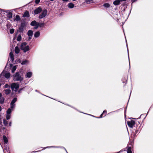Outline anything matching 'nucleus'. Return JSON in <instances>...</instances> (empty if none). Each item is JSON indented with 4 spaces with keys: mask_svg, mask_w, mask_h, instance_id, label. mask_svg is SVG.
I'll list each match as a JSON object with an SVG mask.
<instances>
[{
    "mask_svg": "<svg viewBox=\"0 0 153 153\" xmlns=\"http://www.w3.org/2000/svg\"><path fill=\"white\" fill-rule=\"evenodd\" d=\"M68 7L70 8H72L74 7V4L72 3H70L67 5Z\"/></svg>",
    "mask_w": 153,
    "mask_h": 153,
    "instance_id": "obj_15",
    "label": "nucleus"
},
{
    "mask_svg": "<svg viewBox=\"0 0 153 153\" xmlns=\"http://www.w3.org/2000/svg\"><path fill=\"white\" fill-rule=\"evenodd\" d=\"M6 150H7V148H6Z\"/></svg>",
    "mask_w": 153,
    "mask_h": 153,
    "instance_id": "obj_47",
    "label": "nucleus"
},
{
    "mask_svg": "<svg viewBox=\"0 0 153 153\" xmlns=\"http://www.w3.org/2000/svg\"><path fill=\"white\" fill-rule=\"evenodd\" d=\"M20 20V18L19 16L17 15L16 16L15 18L14 19L15 21H18Z\"/></svg>",
    "mask_w": 153,
    "mask_h": 153,
    "instance_id": "obj_20",
    "label": "nucleus"
},
{
    "mask_svg": "<svg viewBox=\"0 0 153 153\" xmlns=\"http://www.w3.org/2000/svg\"><path fill=\"white\" fill-rule=\"evenodd\" d=\"M11 88L12 91H16L19 88V85L17 83H13L11 84Z\"/></svg>",
    "mask_w": 153,
    "mask_h": 153,
    "instance_id": "obj_4",
    "label": "nucleus"
},
{
    "mask_svg": "<svg viewBox=\"0 0 153 153\" xmlns=\"http://www.w3.org/2000/svg\"><path fill=\"white\" fill-rule=\"evenodd\" d=\"M16 66H14L12 68V72L13 73L15 71L16 69Z\"/></svg>",
    "mask_w": 153,
    "mask_h": 153,
    "instance_id": "obj_24",
    "label": "nucleus"
},
{
    "mask_svg": "<svg viewBox=\"0 0 153 153\" xmlns=\"http://www.w3.org/2000/svg\"><path fill=\"white\" fill-rule=\"evenodd\" d=\"M13 80L14 81H22L23 80V78L20 75L19 72H16L13 75Z\"/></svg>",
    "mask_w": 153,
    "mask_h": 153,
    "instance_id": "obj_2",
    "label": "nucleus"
},
{
    "mask_svg": "<svg viewBox=\"0 0 153 153\" xmlns=\"http://www.w3.org/2000/svg\"><path fill=\"white\" fill-rule=\"evenodd\" d=\"M15 51L16 53L17 54L19 53L20 52L19 48L17 46H16L15 48Z\"/></svg>",
    "mask_w": 153,
    "mask_h": 153,
    "instance_id": "obj_16",
    "label": "nucleus"
},
{
    "mask_svg": "<svg viewBox=\"0 0 153 153\" xmlns=\"http://www.w3.org/2000/svg\"><path fill=\"white\" fill-rule=\"evenodd\" d=\"M21 49L25 52L29 51V48L28 45H27V43L25 42L23 43L21 45Z\"/></svg>",
    "mask_w": 153,
    "mask_h": 153,
    "instance_id": "obj_3",
    "label": "nucleus"
},
{
    "mask_svg": "<svg viewBox=\"0 0 153 153\" xmlns=\"http://www.w3.org/2000/svg\"><path fill=\"white\" fill-rule=\"evenodd\" d=\"M47 10L46 9H44L42 10V12L39 16V18L41 19L45 17L47 15Z\"/></svg>",
    "mask_w": 153,
    "mask_h": 153,
    "instance_id": "obj_5",
    "label": "nucleus"
},
{
    "mask_svg": "<svg viewBox=\"0 0 153 153\" xmlns=\"http://www.w3.org/2000/svg\"><path fill=\"white\" fill-rule=\"evenodd\" d=\"M6 12V11H5L4 10H0V13L1 14V15H2V14H1V13L2 12Z\"/></svg>",
    "mask_w": 153,
    "mask_h": 153,
    "instance_id": "obj_37",
    "label": "nucleus"
},
{
    "mask_svg": "<svg viewBox=\"0 0 153 153\" xmlns=\"http://www.w3.org/2000/svg\"><path fill=\"white\" fill-rule=\"evenodd\" d=\"M136 0H132V1L133 2H134V1H135Z\"/></svg>",
    "mask_w": 153,
    "mask_h": 153,
    "instance_id": "obj_42",
    "label": "nucleus"
},
{
    "mask_svg": "<svg viewBox=\"0 0 153 153\" xmlns=\"http://www.w3.org/2000/svg\"><path fill=\"white\" fill-rule=\"evenodd\" d=\"M21 63L22 65H26L28 63V62L27 60H25L23 61Z\"/></svg>",
    "mask_w": 153,
    "mask_h": 153,
    "instance_id": "obj_18",
    "label": "nucleus"
},
{
    "mask_svg": "<svg viewBox=\"0 0 153 153\" xmlns=\"http://www.w3.org/2000/svg\"><path fill=\"white\" fill-rule=\"evenodd\" d=\"M103 6L106 8H108L110 7V5L108 3H106L103 4Z\"/></svg>",
    "mask_w": 153,
    "mask_h": 153,
    "instance_id": "obj_28",
    "label": "nucleus"
},
{
    "mask_svg": "<svg viewBox=\"0 0 153 153\" xmlns=\"http://www.w3.org/2000/svg\"><path fill=\"white\" fill-rule=\"evenodd\" d=\"M7 17L9 19L12 18V13L10 12L8 13L7 14Z\"/></svg>",
    "mask_w": 153,
    "mask_h": 153,
    "instance_id": "obj_22",
    "label": "nucleus"
},
{
    "mask_svg": "<svg viewBox=\"0 0 153 153\" xmlns=\"http://www.w3.org/2000/svg\"><path fill=\"white\" fill-rule=\"evenodd\" d=\"M10 74L9 73H7L4 74V73L2 72L0 75V82L4 84L6 80L5 78L7 79L10 77Z\"/></svg>",
    "mask_w": 153,
    "mask_h": 153,
    "instance_id": "obj_1",
    "label": "nucleus"
},
{
    "mask_svg": "<svg viewBox=\"0 0 153 153\" xmlns=\"http://www.w3.org/2000/svg\"><path fill=\"white\" fill-rule=\"evenodd\" d=\"M62 1L65 2H67L68 1V0H62Z\"/></svg>",
    "mask_w": 153,
    "mask_h": 153,
    "instance_id": "obj_39",
    "label": "nucleus"
},
{
    "mask_svg": "<svg viewBox=\"0 0 153 153\" xmlns=\"http://www.w3.org/2000/svg\"><path fill=\"white\" fill-rule=\"evenodd\" d=\"M14 30L13 29H12L10 30V33L12 34L14 32Z\"/></svg>",
    "mask_w": 153,
    "mask_h": 153,
    "instance_id": "obj_34",
    "label": "nucleus"
},
{
    "mask_svg": "<svg viewBox=\"0 0 153 153\" xmlns=\"http://www.w3.org/2000/svg\"><path fill=\"white\" fill-rule=\"evenodd\" d=\"M120 0H116L113 2V4L115 5H119L120 2Z\"/></svg>",
    "mask_w": 153,
    "mask_h": 153,
    "instance_id": "obj_13",
    "label": "nucleus"
},
{
    "mask_svg": "<svg viewBox=\"0 0 153 153\" xmlns=\"http://www.w3.org/2000/svg\"><path fill=\"white\" fill-rule=\"evenodd\" d=\"M10 118V115L9 114H7L6 119L7 120L9 119Z\"/></svg>",
    "mask_w": 153,
    "mask_h": 153,
    "instance_id": "obj_31",
    "label": "nucleus"
},
{
    "mask_svg": "<svg viewBox=\"0 0 153 153\" xmlns=\"http://www.w3.org/2000/svg\"><path fill=\"white\" fill-rule=\"evenodd\" d=\"M11 108H9L7 111V114H10L12 112Z\"/></svg>",
    "mask_w": 153,
    "mask_h": 153,
    "instance_id": "obj_23",
    "label": "nucleus"
},
{
    "mask_svg": "<svg viewBox=\"0 0 153 153\" xmlns=\"http://www.w3.org/2000/svg\"><path fill=\"white\" fill-rule=\"evenodd\" d=\"M127 153H132L131 148V147H128L127 151Z\"/></svg>",
    "mask_w": 153,
    "mask_h": 153,
    "instance_id": "obj_21",
    "label": "nucleus"
},
{
    "mask_svg": "<svg viewBox=\"0 0 153 153\" xmlns=\"http://www.w3.org/2000/svg\"><path fill=\"white\" fill-rule=\"evenodd\" d=\"M40 1V0H36L35 2L36 4H38L39 2Z\"/></svg>",
    "mask_w": 153,
    "mask_h": 153,
    "instance_id": "obj_38",
    "label": "nucleus"
},
{
    "mask_svg": "<svg viewBox=\"0 0 153 153\" xmlns=\"http://www.w3.org/2000/svg\"><path fill=\"white\" fill-rule=\"evenodd\" d=\"M3 140L5 144H7L8 142V140L7 137L4 135L3 136Z\"/></svg>",
    "mask_w": 153,
    "mask_h": 153,
    "instance_id": "obj_14",
    "label": "nucleus"
},
{
    "mask_svg": "<svg viewBox=\"0 0 153 153\" xmlns=\"http://www.w3.org/2000/svg\"><path fill=\"white\" fill-rule=\"evenodd\" d=\"M107 113L106 111L105 110H104L102 113L101 114V115L100 116V117L101 118L102 117V116L103 114H106Z\"/></svg>",
    "mask_w": 153,
    "mask_h": 153,
    "instance_id": "obj_30",
    "label": "nucleus"
},
{
    "mask_svg": "<svg viewBox=\"0 0 153 153\" xmlns=\"http://www.w3.org/2000/svg\"><path fill=\"white\" fill-rule=\"evenodd\" d=\"M65 149V150L66 151V152H67V153H68V152H67V151H66V150Z\"/></svg>",
    "mask_w": 153,
    "mask_h": 153,
    "instance_id": "obj_45",
    "label": "nucleus"
},
{
    "mask_svg": "<svg viewBox=\"0 0 153 153\" xmlns=\"http://www.w3.org/2000/svg\"><path fill=\"white\" fill-rule=\"evenodd\" d=\"M11 92V90L10 89H6L5 90V93L7 94H9Z\"/></svg>",
    "mask_w": 153,
    "mask_h": 153,
    "instance_id": "obj_27",
    "label": "nucleus"
},
{
    "mask_svg": "<svg viewBox=\"0 0 153 153\" xmlns=\"http://www.w3.org/2000/svg\"><path fill=\"white\" fill-rule=\"evenodd\" d=\"M49 147H47L46 148H48Z\"/></svg>",
    "mask_w": 153,
    "mask_h": 153,
    "instance_id": "obj_48",
    "label": "nucleus"
},
{
    "mask_svg": "<svg viewBox=\"0 0 153 153\" xmlns=\"http://www.w3.org/2000/svg\"><path fill=\"white\" fill-rule=\"evenodd\" d=\"M32 75V73L31 72H28L26 74V77L28 78H30Z\"/></svg>",
    "mask_w": 153,
    "mask_h": 153,
    "instance_id": "obj_17",
    "label": "nucleus"
},
{
    "mask_svg": "<svg viewBox=\"0 0 153 153\" xmlns=\"http://www.w3.org/2000/svg\"><path fill=\"white\" fill-rule=\"evenodd\" d=\"M9 126H11V122H10L9 124Z\"/></svg>",
    "mask_w": 153,
    "mask_h": 153,
    "instance_id": "obj_40",
    "label": "nucleus"
},
{
    "mask_svg": "<svg viewBox=\"0 0 153 153\" xmlns=\"http://www.w3.org/2000/svg\"><path fill=\"white\" fill-rule=\"evenodd\" d=\"M44 25V23H41L40 24H39V27H43Z\"/></svg>",
    "mask_w": 153,
    "mask_h": 153,
    "instance_id": "obj_35",
    "label": "nucleus"
},
{
    "mask_svg": "<svg viewBox=\"0 0 153 153\" xmlns=\"http://www.w3.org/2000/svg\"><path fill=\"white\" fill-rule=\"evenodd\" d=\"M17 98H14L12 101L10 103V108L11 109H13L15 107V102L17 101Z\"/></svg>",
    "mask_w": 153,
    "mask_h": 153,
    "instance_id": "obj_8",
    "label": "nucleus"
},
{
    "mask_svg": "<svg viewBox=\"0 0 153 153\" xmlns=\"http://www.w3.org/2000/svg\"><path fill=\"white\" fill-rule=\"evenodd\" d=\"M4 87L5 88H7L8 87H10V86L9 85L6 84L4 86Z\"/></svg>",
    "mask_w": 153,
    "mask_h": 153,
    "instance_id": "obj_36",
    "label": "nucleus"
},
{
    "mask_svg": "<svg viewBox=\"0 0 153 153\" xmlns=\"http://www.w3.org/2000/svg\"><path fill=\"white\" fill-rule=\"evenodd\" d=\"M93 0H85L86 3L88 4L90 3Z\"/></svg>",
    "mask_w": 153,
    "mask_h": 153,
    "instance_id": "obj_32",
    "label": "nucleus"
},
{
    "mask_svg": "<svg viewBox=\"0 0 153 153\" xmlns=\"http://www.w3.org/2000/svg\"><path fill=\"white\" fill-rule=\"evenodd\" d=\"M4 101V99L3 97H0V103L3 104Z\"/></svg>",
    "mask_w": 153,
    "mask_h": 153,
    "instance_id": "obj_25",
    "label": "nucleus"
},
{
    "mask_svg": "<svg viewBox=\"0 0 153 153\" xmlns=\"http://www.w3.org/2000/svg\"><path fill=\"white\" fill-rule=\"evenodd\" d=\"M50 0L51 1H54V0Z\"/></svg>",
    "mask_w": 153,
    "mask_h": 153,
    "instance_id": "obj_46",
    "label": "nucleus"
},
{
    "mask_svg": "<svg viewBox=\"0 0 153 153\" xmlns=\"http://www.w3.org/2000/svg\"><path fill=\"white\" fill-rule=\"evenodd\" d=\"M24 27V25L23 24H21V26L19 27V29L21 30V29H22Z\"/></svg>",
    "mask_w": 153,
    "mask_h": 153,
    "instance_id": "obj_33",
    "label": "nucleus"
},
{
    "mask_svg": "<svg viewBox=\"0 0 153 153\" xmlns=\"http://www.w3.org/2000/svg\"><path fill=\"white\" fill-rule=\"evenodd\" d=\"M2 96V94L1 93H0V97H1Z\"/></svg>",
    "mask_w": 153,
    "mask_h": 153,
    "instance_id": "obj_43",
    "label": "nucleus"
},
{
    "mask_svg": "<svg viewBox=\"0 0 153 153\" xmlns=\"http://www.w3.org/2000/svg\"><path fill=\"white\" fill-rule=\"evenodd\" d=\"M126 0H120V1H126Z\"/></svg>",
    "mask_w": 153,
    "mask_h": 153,
    "instance_id": "obj_41",
    "label": "nucleus"
},
{
    "mask_svg": "<svg viewBox=\"0 0 153 153\" xmlns=\"http://www.w3.org/2000/svg\"><path fill=\"white\" fill-rule=\"evenodd\" d=\"M9 57L12 61H13L14 60V55L12 52H11L9 54Z\"/></svg>",
    "mask_w": 153,
    "mask_h": 153,
    "instance_id": "obj_12",
    "label": "nucleus"
},
{
    "mask_svg": "<svg viewBox=\"0 0 153 153\" xmlns=\"http://www.w3.org/2000/svg\"><path fill=\"white\" fill-rule=\"evenodd\" d=\"M21 39H22L21 36V35H20L18 36L17 40L18 41H19L20 40H21Z\"/></svg>",
    "mask_w": 153,
    "mask_h": 153,
    "instance_id": "obj_29",
    "label": "nucleus"
},
{
    "mask_svg": "<svg viewBox=\"0 0 153 153\" xmlns=\"http://www.w3.org/2000/svg\"><path fill=\"white\" fill-rule=\"evenodd\" d=\"M33 34V31L31 30H29L28 31L27 35L29 37V40L31 39V37L32 36Z\"/></svg>",
    "mask_w": 153,
    "mask_h": 153,
    "instance_id": "obj_10",
    "label": "nucleus"
},
{
    "mask_svg": "<svg viewBox=\"0 0 153 153\" xmlns=\"http://www.w3.org/2000/svg\"><path fill=\"white\" fill-rule=\"evenodd\" d=\"M42 10V9L40 7H39L35 10L34 13L35 14H37L40 13Z\"/></svg>",
    "mask_w": 153,
    "mask_h": 153,
    "instance_id": "obj_9",
    "label": "nucleus"
},
{
    "mask_svg": "<svg viewBox=\"0 0 153 153\" xmlns=\"http://www.w3.org/2000/svg\"><path fill=\"white\" fill-rule=\"evenodd\" d=\"M1 106H0V111H1Z\"/></svg>",
    "mask_w": 153,
    "mask_h": 153,
    "instance_id": "obj_44",
    "label": "nucleus"
},
{
    "mask_svg": "<svg viewBox=\"0 0 153 153\" xmlns=\"http://www.w3.org/2000/svg\"><path fill=\"white\" fill-rule=\"evenodd\" d=\"M3 123L5 126H6L8 124V121H7L5 119H4Z\"/></svg>",
    "mask_w": 153,
    "mask_h": 153,
    "instance_id": "obj_26",
    "label": "nucleus"
},
{
    "mask_svg": "<svg viewBox=\"0 0 153 153\" xmlns=\"http://www.w3.org/2000/svg\"><path fill=\"white\" fill-rule=\"evenodd\" d=\"M40 35V33L39 31L36 32L34 34V36L35 37H37Z\"/></svg>",
    "mask_w": 153,
    "mask_h": 153,
    "instance_id": "obj_19",
    "label": "nucleus"
},
{
    "mask_svg": "<svg viewBox=\"0 0 153 153\" xmlns=\"http://www.w3.org/2000/svg\"><path fill=\"white\" fill-rule=\"evenodd\" d=\"M30 16L29 13L28 11H26L24 13L23 15V17H29Z\"/></svg>",
    "mask_w": 153,
    "mask_h": 153,
    "instance_id": "obj_11",
    "label": "nucleus"
},
{
    "mask_svg": "<svg viewBox=\"0 0 153 153\" xmlns=\"http://www.w3.org/2000/svg\"><path fill=\"white\" fill-rule=\"evenodd\" d=\"M30 25L34 27V28L37 29L39 27V23L36 21H33L30 23Z\"/></svg>",
    "mask_w": 153,
    "mask_h": 153,
    "instance_id": "obj_7",
    "label": "nucleus"
},
{
    "mask_svg": "<svg viewBox=\"0 0 153 153\" xmlns=\"http://www.w3.org/2000/svg\"><path fill=\"white\" fill-rule=\"evenodd\" d=\"M127 123L129 127L132 128L135 124V122L133 120H131L130 121H128L127 122Z\"/></svg>",
    "mask_w": 153,
    "mask_h": 153,
    "instance_id": "obj_6",
    "label": "nucleus"
}]
</instances>
